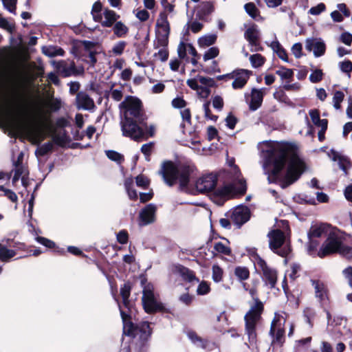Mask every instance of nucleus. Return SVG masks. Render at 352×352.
Returning a JSON list of instances; mask_svg holds the SVG:
<instances>
[{
	"mask_svg": "<svg viewBox=\"0 0 352 352\" xmlns=\"http://www.w3.org/2000/svg\"><path fill=\"white\" fill-rule=\"evenodd\" d=\"M263 151L270 163L272 164L271 177L279 176L286 162H288L287 173L283 187L287 186L296 180L307 168L304 160L299 155V148L294 143L286 142H266Z\"/></svg>",
	"mask_w": 352,
	"mask_h": 352,
	"instance_id": "obj_1",
	"label": "nucleus"
},
{
	"mask_svg": "<svg viewBox=\"0 0 352 352\" xmlns=\"http://www.w3.org/2000/svg\"><path fill=\"white\" fill-rule=\"evenodd\" d=\"M195 171L193 165L184 164L176 166L171 162H166L162 165L160 173L168 186H171L179 181V187L183 190L188 186L190 177Z\"/></svg>",
	"mask_w": 352,
	"mask_h": 352,
	"instance_id": "obj_2",
	"label": "nucleus"
},
{
	"mask_svg": "<svg viewBox=\"0 0 352 352\" xmlns=\"http://www.w3.org/2000/svg\"><path fill=\"white\" fill-rule=\"evenodd\" d=\"M280 224H278L277 228L271 230L267 236L269 238L270 248L275 253L281 256H285L289 253V248L284 247L281 248L284 244L286 235L289 232V227L287 221H280Z\"/></svg>",
	"mask_w": 352,
	"mask_h": 352,
	"instance_id": "obj_3",
	"label": "nucleus"
},
{
	"mask_svg": "<svg viewBox=\"0 0 352 352\" xmlns=\"http://www.w3.org/2000/svg\"><path fill=\"white\" fill-rule=\"evenodd\" d=\"M121 318L123 322V333L135 338L139 336L141 340H146L151 334V329L148 322H142L135 326L130 320V316L124 312L119 305Z\"/></svg>",
	"mask_w": 352,
	"mask_h": 352,
	"instance_id": "obj_4",
	"label": "nucleus"
},
{
	"mask_svg": "<svg viewBox=\"0 0 352 352\" xmlns=\"http://www.w3.org/2000/svg\"><path fill=\"white\" fill-rule=\"evenodd\" d=\"M263 310V303L255 299V304L251 307L249 311L245 316V333L248 336L250 344H254L256 340V325L261 318Z\"/></svg>",
	"mask_w": 352,
	"mask_h": 352,
	"instance_id": "obj_5",
	"label": "nucleus"
},
{
	"mask_svg": "<svg viewBox=\"0 0 352 352\" xmlns=\"http://www.w3.org/2000/svg\"><path fill=\"white\" fill-rule=\"evenodd\" d=\"M120 107L124 109L123 119L135 120L140 124H143L146 120L142 102L138 98L129 96L120 104Z\"/></svg>",
	"mask_w": 352,
	"mask_h": 352,
	"instance_id": "obj_6",
	"label": "nucleus"
},
{
	"mask_svg": "<svg viewBox=\"0 0 352 352\" xmlns=\"http://www.w3.org/2000/svg\"><path fill=\"white\" fill-rule=\"evenodd\" d=\"M187 85L192 90L196 91L199 98L206 99L211 94V88L216 87L214 78L197 75L186 80Z\"/></svg>",
	"mask_w": 352,
	"mask_h": 352,
	"instance_id": "obj_7",
	"label": "nucleus"
},
{
	"mask_svg": "<svg viewBox=\"0 0 352 352\" xmlns=\"http://www.w3.org/2000/svg\"><path fill=\"white\" fill-rule=\"evenodd\" d=\"M8 108L10 111H15L19 114L30 116L40 129L45 127L50 120L47 113H43L41 110L33 113L25 104L9 101Z\"/></svg>",
	"mask_w": 352,
	"mask_h": 352,
	"instance_id": "obj_8",
	"label": "nucleus"
},
{
	"mask_svg": "<svg viewBox=\"0 0 352 352\" xmlns=\"http://www.w3.org/2000/svg\"><path fill=\"white\" fill-rule=\"evenodd\" d=\"M342 244L343 237L341 234L338 232H331L317 252V256L320 258H324L332 254L339 253Z\"/></svg>",
	"mask_w": 352,
	"mask_h": 352,
	"instance_id": "obj_9",
	"label": "nucleus"
},
{
	"mask_svg": "<svg viewBox=\"0 0 352 352\" xmlns=\"http://www.w3.org/2000/svg\"><path fill=\"white\" fill-rule=\"evenodd\" d=\"M158 28L156 32V39L154 43L155 48L166 47L168 43L170 25L168 17L164 12H160L156 23Z\"/></svg>",
	"mask_w": 352,
	"mask_h": 352,
	"instance_id": "obj_10",
	"label": "nucleus"
},
{
	"mask_svg": "<svg viewBox=\"0 0 352 352\" xmlns=\"http://www.w3.org/2000/svg\"><path fill=\"white\" fill-rule=\"evenodd\" d=\"M139 124L135 120L122 119L120 122L122 135L137 142L146 140L145 132Z\"/></svg>",
	"mask_w": 352,
	"mask_h": 352,
	"instance_id": "obj_11",
	"label": "nucleus"
},
{
	"mask_svg": "<svg viewBox=\"0 0 352 352\" xmlns=\"http://www.w3.org/2000/svg\"><path fill=\"white\" fill-rule=\"evenodd\" d=\"M153 285L146 284L143 287L142 301L144 309L146 313H153L162 309V305L157 300L154 292Z\"/></svg>",
	"mask_w": 352,
	"mask_h": 352,
	"instance_id": "obj_12",
	"label": "nucleus"
},
{
	"mask_svg": "<svg viewBox=\"0 0 352 352\" xmlns=\"http://www.w3.org/2000/svg\"><path fill=\"white\" fill-rule=\"evenodd\" d=\"M287 315L285 313L276 312L274 318L271 323L270 334L274 337L273 342L283 344L285 335V323Z\"/></svg>",
	"mask_w": 352,
	"mask_h": 352,
	"instance_id": "obj_13",
	"label": "nucleus"
},
{
	"mask_svg": "<svg viewBox=\"0 0 352 352\" xmlns=\"http://www.w3.org/2000/svg\"><path fill=\"white\" fill-rule=\"evenodd\" d=\"M256 263L257 266L263 272V280L266 284L269 285L271 288H274L277 281L276 271L268 267L265 261L259 256L256 257Z\"/></svg>",
	"mask_w": 352,
	"mask_h": 352,
	"instance_id": "obj_14",
	"label": "nucleus"
},
{
	"mask_svg": "<svg viewBox=\"0 0 352 352\" xmlns=\"http://www.w3.org/2000/svg\"><path fill=\"white\" fill-rule=\"evenodd\" d=\"M260 32L255 24H252L247 28L244 33L245 38L248 41L251 47L252 52H259L263 50V47L259 43Z\"/></svg>",
	"mask_w": 352,
	"mask_h": 352,
	"instance_id": "obj_15",
	"label": "nucleus"
},
{
	"mask_svg": "<svg viewBox=\"0 0 352 352\" xmlns=\"http://www.w3.org/2000/svg\"><path fill=\"white\" fill-rule=\"evenodd\" d=\"M217 181L216 176L212 174L204 175L196 182L197 190L201 193L210 192L216 186Z\"/></svg>",
	"mask_w": 352,
	"mask_h": 352,
	"instance_id": "obj_16",
	"label": "nucleus"
},
{
	"mask_svg": "<svg viewBox=\"0 0 352 352\" xmlns=\"http://www.w3.org/2000/svg\"><path fill=\"white\" fill-rule=\"evenodd\" d=\"M250 217V212L248 207L239 206L236 207L231 214V221L240 227L247 222Z\"/></svg>",
	"mask_w": 352,
	"mask_h": 352,
	"instance_id": "obj_17",
	"label": "nucleus"
},
{
	"mask_svg": "<svg viewBox=\"0 0 352 352\" xmlns=\"http://www.w3.org/2000/svg\"><path fill=\"white\" fill-rule=\"evenodd\" d=\"M75 105L78 109L87 111H92L96 107L94 100L85 91L76 94Z\"/></svg>",
	"mask_w": 352,
	"mask_h": 352,
	"instance_id": "obj_18",
	"label": "nucleus"
},
{
	"mask_svg": "<svg viewBox=\"0 0 352 352\" xmlns=\"http://www.w3.org/2000/svg\"><path fill=\"white\" fill-rule=\"evenodd\" d=\"M305 48L309 52L313 51L316 57H319L324 54L326 46L320 39L307 38L305 41Z\"/></svg>",
	"mask_w": 352,
	"mask_h": 352,
	"instance_id": "obj_19",
	"label": "nucleus"
},
{
	"mask_svg": "<svg viewBox=\"0 0 352 352\" xmlns=\"http://www.w3.org/2000/svg\"><path fill=\"white\" fill-rule=\"evenodd\" d=\"M52 65L63 76L68 77L76 74V67L74 62L65 60L52 61Z\"/></svg>",
	"mask_w": 352,
	"mask_h": 352,
	"instance_id": "obj_20",
	"label": "nucleus"
},
{
	"mask_svg": "<svg viewBox=\"0 0 352 352\" xmlns=\"http://www.w3.org/2000/svg\"><path fill=\"white\" fill-rule=\"evenodd\" d=\"M156 206L154 204H148L140 212V225L146 226L150 224L155 221Z\"/></svg>",
	"mask_w": 352,
	"mask_h": 352,
	"instance_id": "obj_21",
	"label": "nucleus"
},
{
	"mask_svg": "<svg viewBox=\"0 0 352 352\" xmlns=\"http://www.w3.org/2000/svg\"><path fill=\"white\" fill-rule=\"evenodd\" d=\"M251 72L247 69H240L235 70V74L232 83L234 89H242L247 83Z\"/></svg>",
	"mask_w": 352,
	"mask_h": 352,
	"instance_id": "obj_22",
	"label": "nucleus"
},
{
	"mask_svg": "<svg viewBox=\"0 0 352 352\" xmlns=\"http://www.w3.org/2000/svg\"><path fill=\"white\" fill-rule=\"evenodd\" d=\"M328 157L334 162H338V166L345 174H347L348 170L351 167V164L349 160L343 155H341L333 149L330 150L327 153Z\"/></svg>",
	"mask_w": 352,
	"mask_h": 352,
	"instance_id": "obj_23",
	"label": "nucleus"
},
{
	"mask_svg": "<svg viewBox=\"0 0 352 352\" xmlns=\"http://www.w3.org/2000/svg\"><path fill=\"white\" fill-rule=\"evenodd\" d=\"M265 95V89H252L251 91V100L249 104L250 109L256 111L258 109L263 102V96Z\"/></svg>",
	"mask_w": 352,
	"mask_h": 352,
	"instance_id": "obj_24",
	"label": "nucleus"
},
{
	"mask_svg": "<svg viewBox=\"0 0 352 352\" xmlns=\"http://www.w3.org/2000/svg\"><path fill=\"white\" fill-rule=\"evenodd\" d=\"M329 229V226L327 224L321 223L313 225L311 226L308 232V238L316 239L322 237V236L328 234Z\"/></svg>",
	"mask_w": 352,
	"mask_h": 352,
	"instance_id": "obj_25",
	"label": "nucleus"
},
{
	"mask_svg": "<svg viewBox=\"0 0 352 352\" xmlns=\"http://www.w3.org/2000/svg\"><path fill=\"white\" fill-rule=\"evenodd\" d=\"M103 16L104 20L100 21L102 27L110 28L120 18V16L113 10L109 9H104L103 11Z\"/></svg>",
	"mask_w": 352,
	"mask_h": 352,
	"instance_id": "obj_26",
	"label": "nucleus"
},
{
	"mask_svg": "<svg viewBox=\"0 0 352 352\" xmlns=\"http://www.w3.org/2000/svg\"><path fill=\"white\" fill-rule=\"evenodd\" d=\"M314 287L316 296L320 300H324L327 296V290L325 285L320 280H311Z\"/></svg>",
	"mask_w": 352,
	"mask_h": 352,
	"instance_id": "obj_27",
	"label": "nucleus"
},
{
	"mask_svg": "<svg viewBox=\"0 0 352 352\" xmlns=\"http://www.w3.org/2000/svg\"><path fill=\"white\" fill-rule=\"evenodd\" d=\"M188 336L191 340V341L198 347L206 349H209L210 345H211L209 342L201 339L195 332H188Z\"/></svg>",
	"mask_w": 352,
	"mask_h": 352,
	"instance_id": "obj_28",
	"label": "nucleus"
},
{
	"mask_svg": "<svg viewBox=\"0 0 352 352\" xmlns=\"http://www.w3.org/2000/svg\"><path fill=\"white\" fill-rule=\"evenodd\" d=\"M215 10L214 3L213 1H204L202 2L199 10V14L201 17L208 16L212 14Z\"/></svg>",
	"mask_w": 352,
	"mask_h": 352,
	"instance_id": "obj_29",
	"label": "nucleus"
},
{
	"mask_svg": "<svg viewBox=\"0 0 352 352\" xmlns=\"http://www.w3.org/2000/svg\"><path fill=\"white\" fill-rule=\"evenodd\" d=\"M175 270L186 280L190 282L195 279V273L187 267L178 265L175 267Z\"/></svg>",
	"mask_w": 352,
	"mask_h": 352,
	"instance_id": "obj_30",
	"label": "nucleus"
},
{
	"mask_svg": "<svg viewBox=\"0 0 352 352\" xmlns=\"http://www.w3.org/2000/svg\"><path fill=\"white\" fill-rule=\"evenodd\" d=\"M114 34L122 38L125 36L129 32V28L122 21H116L113 28Z\"/></svg>",
	"mask_w": 352,
	"mask_h": 352,
	"instance_id": "obj_31",
	"label": "nucleus"
},
{
	"mask_svg": "<svg viewBox=\"0 0 352 352\" xmlns=\"http://www.w3.org/2000/svg\"><path fill=\"white\" fill-rule=\"evenodd\" d=\"M130 294H131V287H130L129 284L126 283L120 289V295L122 298L123 305L127 309H130V306H131V303L129 300Z\"/></svg>",
	"mask_w": 352,
	"mask_h": 352,
	"instance_id": "obj_32",
	"label": "nucleus"
},
{
	"mask_svg": "<svg viewBox=\"0 0 352 352\" xmlns=\"http://www.w3.org/2000/svg\"><path fill=\"white\" fill-rule=\"evenodd\" d=\"M16 255L14 250L8 249L0 243V260L3 262H8Z\"/></svg>",
	"mask_w": 352,
	"mask_h": 352,
	"instance_id": "obj_33",
	"label": "nucleus"
},
{
	"mask_svg": "<svg viewBox=\"0 0 352 352\" xmlns=\"http://www.w3.org/2000/svg\"><path fill=\"white\" fill-rule=\"evenodd\" d=\"M43 53L49 56L54 57L56 56H63L64 50L60 47H56L52 46L43 47L42 49Z\"/></svg>",
	"mask_w": 352,
	"mask_h": 352,
	"instance_id": "obj_34",
	"label": "nucleus"
},
{
	"mask_svg": "<svg viewBox=\"0 0 352 352\" xmlns=\"http://www.w3.org/2000/svg\"><path fill=\"white\" fill-rule=\"evenodd\" d=\"M217 36L214 34L205 35L198 39V44L201 47H207L215 43Z\"/></svg>",
	"mask_w": 352,
	"mask_h": 352,
	"instance_id": "obj_35",
	"label": "nucleus"
},
{
	"mask_svg": "<svg viewBox=\"0 0 352 352\" xmlns=\"http://www.w3.org/2000/svg\"><path fill=\"white\" fill-rule=\"evenodd\" d=\"M249 59L252 67L254 68H258L263 66L265 62V58L260 54L251 55Z\"/></svg>",
	"mask_w": 352,
	"mask_h": 352,
	"instance_id": "obj_36",
	"label": "nucleus"
},
{
	"mask_svg": "<svg viewBox=\"0 0 352 352\" xmlns=\"http://www.w3.org/2000/svg\"><path fill=\"white\" fill-rule=\"evenodd\" d=\"M54 142L60 146H63L67 142V136L64 130L56 132L53 135Z\"/></svg>",
	"mask_w": 352,
	"mask_h": 352,
	"instance_id": "obj_37",
	"label": "nucleus"
},
{
	"mask_svg": "<svg viewBox=\"0 0 352 352\" xmlns=\"http://www.w3.org/2000/svg\"><path fill=\"white\" fill-rule=\"evenodd\" d=\"M102 6L100 2L97 1L95 2L92 6L91 9V14L93 16V19L95 21L99 22L102 20V14L100 12L102 11Z\"/></svg>",
	"mask_w": 352,
	"mask_h": 352,
	"instance_id": "obj_38",
	"label": "nucleus"
},
{
	"mask_svg": "<svg viewBox=\"0 0 352 352\" xmlns=\"http://www.w3.org/2000/svg\"><path fill=\"white\" fill-rule=\"evenodd\" d=\"M133 181L131 178L126 179L124 182L125 188L128 195L131 199L135 200L138 199V193L135 190L132 189Z\"/></svg>",
	"mask_w": 352,
	"mask_h": 352,
	"instance_id": "obj_39",
	"label": "nucleus"
},
{
	"mask_svg": "<svg viewBox=\"0 0 352 352\" xmlns=\"http://www.w3.org/2000/svg\"><path fill=\"white\" fill-rule=\"evenodd\" d=\"M233 185L234 190L238 193L244 194L246 192L247 186L245 180L243 178L241 177L236 179V180L234 181Z\"/></svg>",
	"mask_w": 352,
	"mask_h": 352,
	"instance_id": "obj_40",
	"label": "nucleus"
},
{
	"mask_svg": "<svg viewBox=\"0 0 352 352\" xmlns=\"http://www.w3.org/2000/svg\"><path fill=\"white\" fill-rule=\"evenodd\" d=\"M234 274L239 280H243L249 278L250 272L247 267L239 266L235 268Z\"/></svg>",
	"mask_w": 352,
	"mask_h": 352,
	"instance_id": "obj_41",
	"label": "nucleus"
},
{
	"mask_svg": "<svg viewBox=\"0 0 352 352\" xmlns=\"http://www.w3.org/2000/svg\"><path fill=\"white\" fill-rule=\"evenodd\" d=\"M244 8L252 19H256L259 16V10L253 3H246Z\"/></svg>",
	"mask_w": 352,
	"mask_h": 352,
	"instance_id": "obj_42",
	"label": "nucleus"
},
{
	"mask_svg": "<svg viewBox=\"0 0 352 352\" xmlns=\"http://www.w3.org/2000/svg\"><path fill=\"white\" fill-rule=\"evenodd\" d=\"M276 74L278 75L282 79L290 80L294 76L293 70L282 67L276 70Z\"/></svg>",
	"mask_w": 352,
	"mask_h": 352,
	"instance_id": "obj_43",
	"label": "nucleus"
},
{
	"mask_svg": "<svg viewBox=\"0 0 352 352\" xmlns=\"http://www.w3.org/2000/svg\"><path fill=\"white\" fill-rule=\"evenodd\" d=\"M219 54V50L217 47L209 48L204 54L203 59L204 61L209 60L217 57Z\"/></svg>",
	"mask_w": 352,
	"mask_h": 352,
	"instance_id": "obj_44",
	"label": "nucleus"
},
{
	"mask_svg": "<svg viewBox=\"0 0 352 352\" xmlns=\"http://www.w3.org/2000/svg\"><path fill=\"white\" fill-rule=\"evenodd\" d=\"M223 274V271L218 265H214L212 266V279L214 282L219 283L221 281Z\"/></svg>",
	"mask_w": 352,
	"mask_h": 352,
	"instance_id": "obj_45",
	"label": "nucleus"
},
{
	"mask_svg": "<svg viewBox=\"0 0 352 352\" xmlns=\"http://www.w3.org/2000/svg\"><path fill=\"white\" fill-rule=\"evenodd\" d=\"M344 94L341 91H336L333 97V107L336 109H340V103L343 101Z\"/></svg>",
	"mask_w": 352,
	"mask_h": 352,
	"instance_id": "obj_46",
	"label": "nucleus"
},
{
	"mask_svg": "<svg viewBox=\"0 0 352 352\" xmlns=\"http://www.w3.org/2000/svg\"><path fill=\"white\" fill-rule=\"evenodd\" d=\"M214 249L219 253L229 256L231 254L230 248L221 242H218L214 244Z\"/></svg>",
	"mask_w": 352,
	"mask_h": 352,
	"instance_id": "obj_47",
	"label": "nucleus"
},
{
	"mask_svg": "<svg viewBox=\"0 0 352 352\" xmlns=\"http://www.w3.org/2000/svg\"><path fill=\"white\" fill-rule=\"evenodd\" d=\"M157 52L154 54V56L162 62L166 61L168 58V52L166 47H160Z\"/></svg>",
	"mask_w": 352,
	"mask_h": 352,
	"instance_id": "obj_48",
	"label": "nucleus"
},
{
	"mask_svg": "<svg viewBox=\"0 0 352 352\" xmlns=\"http://www.w3.org/2000/svg\"><path fill=\"white\" fill-rule=\"evenodd\" d=\"M341 256L349 260H352V248L342 244L339 253Z\"/></svg>",
	"mask_w": 352,
	"mask_h": 352,
	"instance_id": "obj_49",
	"label": "nucleus"
},
{
	"mask_svg": "<svg viewBox=\"0 0 352 352\" xmlns=\"http://www.w3.org/2000/svg\"><path fill=\"white\" fill-rule=\"evenodd\" d=\"M188 49V44L184 42H180L177 47V54L180 59H184L186 57V54Z\"/></svg>",
	"mask_w": 352,
	"mask_h": 352,
	"instance_id": "obj_50",
	"label": "nucleus"
},
{
	"mask_svg": "<svg viewBox=\"0 0 352 352\" xmlns=\"http://www.w3.org/2000/svg\"><path fill=\"white\" fill-rule=\"evenodd\" d=\"M212 106L214 109L221 111L223 107V100L220 96H214L212 98Z\"/></svg>",
	"mask_w": 352,
	"mask_h": 352,
	"instance_id": "obj_51",
	"label": "nucleus"
},
{
	"mask_svg": "<svg viewBox=\"0 0 352 352\" xmlns=\"http://www.w3.org/2000/svg\"><path fill=\"white\" fill-rule=\"evenodd\" d=\"M107 156L111 160L115 161L116 162L120 163L123 161V156L119 153L114 151H106Z\"/></svg>",
	"mask_w": 352,
	"mask_h": 352,
	"instance_id": "obj_52",
	"label": "nucleus"
},
{
	"mask_svg": "<svg viewBox=\"0 0 352 352\" xmlns=\"http://www.w3.org/2000/svg\"><path fill=\"white\" fill-rule=\"evenodd\" d=\"M319 245V242L314 238L309 239L307 244V251L309 254L313 255Z\"/></svg>",
	"mask_w": 352,
	"mask_h": 352,
	"instance_id": "obj_53",
	"label": "nucleus"
},
{
	"mask_svg": "<svg viewBox=\"0 0 352 352\" xmlns=\"http://www.w3.org/2000/svg\"><path fill=\"white\" fill-rule=\"evenodd\" d=\"M0 28L12 33L14 31V25L10 23L5 18H0Z\"/></svg>",
	"mask_w": 352,
	"mask_h": 352,
	"instance_id": "obj_54",
	"label": "nucleus"
},
{
	"mask_svg": "<svg viewBox=\"0 0 352 352\" xmlns=\"http://www.w3.org/2000/svg\"><path fill=\"white\" fill-rule=\"evenodd\" d=\"M125 41H119L114 45L112 48V52L116 55H120L126 47Z\"/></svg>",
	"mask_w": 352,
	"mask_h": 352,
	"instance_id": "obj_55",
	"label": "nucleus"
},
{
	"mask_svg": "<svg viewBox=\"0 0 352 352\" xmlns=\"http://www.w3.org/2000/svg\"><path fill=\"white\" fill-rule=\"evenodd\" d=\"M326 6L323 3L318 4L316 6L312 7L309 10V14L311 15H318L325 10Z\"/></svg>",
	"mask_w": 352,
	"mask_h": 352,
	"instance_id": "obj_56",
	"label": "nucleus"
},
{
	"mask_svg": "<svg viewBox=\"0 0 352 352\" xmlns=\"http://www.w3.org/2000/svg\"><path fill=\"white\" fill-rule=\"evenodd\" d=\"M322 72L320 69L314 70L309 76V80L312 82H318L320 81L322 78Z\"/></svg>",
	"mask_w": 352,
	"mask_h": 352,
	"instance_id": "obj_57",
	"label": "nucleus"
},
{
	"mask_svg": "<svg viewBox=\"0 0 352 352\" xmlns=\"http://www.w3.org/2000/svg\"><path fill=\"white\" fill-rule=\"evenodd\" d=\"M48 106L52 111H56L61 107V101L58 98H53L48 102Z\"/></svg>",
	"mask_w": 352,
	"mask_h": 352,
	"instance_id": "obj_58",
	"label": "nucleus"
},
{
	"mask_svg": "<svg viewBox=\"0 0 352 352\" xmlns=\"http://www.w3.org/2000/svg\"><path fill=\"white\" fill-rule=\"evenodd\" d=\"M225 121L226 126L230 129H233L237 122V119L234 115L230 113L225 119Z\"/></svg>",
	"mask_w": 352,
	"mask_h": 352,
	"instance_id": "obj_59",
	"label": "nucleus"
},
{
	"mask_svg": "<svg viewBox=\"0 0 352 352\" xmlns=\"http://www.w3.org/2000/svg\"><path fill=\"white\" fill-rule=\"evenodd\" d=\"M136 184L139 187L146 188L149 184L148 179L144 176L140 175L135 178Z\"/></svg>",
	"mask_w": 352,
	"mask_h": 352,
	"instance_id": "obj_60",
	"label": "nucleus"
},
{
	"mask_svg": "<svg viewBox=\"0 0 352 352\" xmlns=\"http://www.w3.org/2000/svg\"><path fill=\"white\" fill-rule=\"evenodd\" d=\"M135 16L142 22L146 21L149 18V13L146 10H137Z\"/></svg>",
	"mask_w": 352,
	"mask_h": 352,
	"instance_id": "obj_61",
	"label": "nucleus"
},
{
	"mask_svg": "<svg viewBox=\"0 0 352 352\" xmlns=\"http://www.w3.org/2000/svg\"><path fill=\"white\" fill-rule=\"evenodd\" d=\"M186 105V102L181 97H177L172 100V106L174 108L182 109Z\"/></svg>",
	"mask_w": 352,
	"mask_h": 352,
	"instance_id": "obj_62",
	"label": "nucleus"
},
{
	"mask_svg": "<svg viewBox=\"0 0 352 352\" xmlns=\"http://www.w3.org/2000/svg\"><path fill=\"white\" fill-rule=\"evenodd\" d=\"M302 44L300 43H296L294 44L293 46L292 47V52L297 58H300L302 56Z\"/></svg>",
	"mask_w": 352,
	"mask_h": 352,
	"instance_id": "obj_63",
	"label": "nucleus"
},
{
	"mask_svg": "<svg viewBox=\"0 0 352 352\" xmlns=\"http://www.w3.org/2000/svg\"><path fill=\"white\" fill-rule=\"evenodd\" d=\"M340 68L344 73H350L352 71V63L350 60L342 62Z\"/></svg>",
	"mask_w": 352,
	"mask_h": 352,
	"instance_id": "obj_64",
	"label": "nucleus"
}]
</instances>
